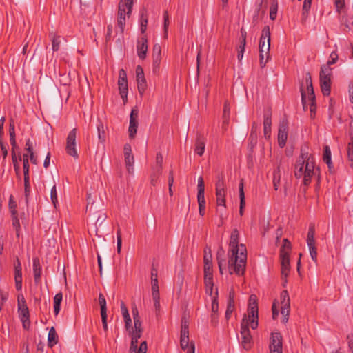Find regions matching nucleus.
Instances as JSON below:
<instances>
[{"instance_id": "f257e3e1", "label": "nucleus", "mask_w": 353, "mask_h": 353, "mask_svg": "<svg viewBox=\"0 0 353 353\" xmlns=\"http://www.w3.org/2000/svg\"><path fill=\"white\" fill-rule=\"evenodd\" d=\"M249 325L252 330L256 329L259 325L257 298L254 294L250 296L247 314L243 315L241 322V345L245 350H250L253 345Z\"/></svg>"}, {"instance_id": "f03ea898", "label": "nucleus", "mask_w": 353, "mask_h": 353, "mask_svg": "<svg viewBox=\"0 0 353 353\" xmlns=\"http://www.w3.org/2000/svg\"><path fill=\"white\" fill-rule=\"evenodd\" d=\"M239 232L237 229L232 231L230 239V250L228 252V269L232 274L233 272L239 276H242L245 273L247 249L244 244H239Z\"/></svg>"}, {"instance_id": "7ed1b4c3", "label": "nucleus", "mask_w": 353, "mask_h": 353, "mask_svg": "<svg viewBox=\"0 0 353 353\" xmlns=\"http://www.w3.org/2000/svg\"><path fill=\"white\" fill-rule=\"evenodd\" d=\"M307 147L301 148V154L294 165V176L297 179L303 178V183L307 186L312 176L316 174L315 161L313 156L309 154Z\"/></svg>"}, {"instance_id": "20e7f679", "label": "nucleus", "mask_w": 353, "mask_h": 353, "mask_svg": "<svg viewBox=\"0 0 353 353\" xmlns=\"http://www.w3.org/2000/svg\"><path fill=\"white\" fill-rule=\"evenodd\" d=\"M305 84L307 86V96H306V92L301 87V101L302 105L304 110L310 107L311 114H315L316 112V99L312 85V77L310 73L306 74L305 77Z\"/></svg>"}, {"instance_id": "39448f33", "label": "nucleus", "mask_w": 353, "mask_h": 353, "mask_svg": "<svg viewBox=\"0 0 353 353\" xmlns=\"http://www.w3.org/2000/svg\"><path fill=\"white\" fill-rule=\"evenodd\" d=\"M270 30L268 26H265L261 32L259 41V59L261 68H264L270 57Z\"/></svg>"}, {"instance_id": "423d86ee", "label": "nucleus", "mask_w": 353, "mask_h": 353, "mask_svg": "<svg viewBox=\"0 0 353 353\" xmlns=\"http://www.w3.org/2000/svg\"><path fill=\"white\" fill-rule=\"evenodd\" d=\"M131 6L124 3L123 0L119 2L117 14V26L120 29L121 34L124 32V28L126 23V19L129 18L132 12Z\"/></svg>"}, {"instance_id": "0eeeda50", "label": "nucleus", "mask_w": 353, "mask_h": 353, "mask_svg": "<svg viewBox=\"0 0 353 353\" xmlns=\"http://www.w3.org/2000/svg\"><path fill=\"white\" fill-rule=\"evenodd\" d=\"M332 68L321 66L320 72V85L323 94L329 96L331 92Z\"/></svg>"}, {"instance_id": "6e6552de", "label": "nucleus", "mask_w": 353, "mask_h": 353, "mask_svg": "<svg viewBox=\"0 0 353 353\" xmlns=\"http://www.w3.org/2000/svg\"><path fill=\"white\" fill-rule=\"evenodd\" d=\"M180 345L183 350H187V353L195 352V345L193 341L190 342L189 347V330L186 321H182Z\"/></svg>"}, {"instance_id": "1a4fd4ad", "label": "nucleus", "mask_w": 353, "mask_h": 353, "mask_svg": "<svg viewBox=\"0 0 353 353\" xmlns=\"http://www.w3.org/2000/svg\"><path fill=\"white\" fill-rule=\"evenodd\" d=\"M18 312L23 328L28 330L30 325V314L25 299L23 296L21 301L18 299Z\"/></svg>"}, {"instance_id": "9d476101", "label": "nucleus", "mask_w": 353, "mask_h": 353, "mask_svg": "<svg viewBox=\"0 0 353 353\" xmlns=\"http://www.w3.org/2000/svg\"><path fill=\"white\" fill-rule=\"evenodd\" d=\"M77 129L73 128L68 134L66 139L65 150L68 155L77 159L79 157L77 150Z\"/></svg>"}, {"instance_id": "9b49d317", "label": "nucleus", "mask_w": 353, "mask_h": 353, "mask_svg": "<svg viewBox=\"0 0 353 353\" xmlns=\"http://www.w3.org/2000/svg\"><path fill=\"white\" fill-rule=\"evenodd\" d=\"M282 336L279 332L271 334L270 338V353H283Z\"/></svg>"}, {"instance_id": "f8f14e48", "label": "nucleus", "mask_w": 353, "mask_h": 353, "mask_svg": "<svg viewBox=\"0 0 353 353\" xmlns=\"http://www.w3.org/2000/svg\"><path fill=\"white\" fill-rule=\"evenodd\" d=\"M205 186L202 176L198 179V193L197 201L199 204V212L201 216H203L205 210V200L204 196Z\"/></svg>"}, {"instance_id": "ddd939ff", "label": "nucleus", "mask_w": 353, "mask_h": 353, "mask_svg": "<svg viewBox=\"0 0 353 353\" xmlns=\"http://www.w3.org/2000/svg\"><path fill=\"white\" fill-rule=\"evenodd\" d=\"M118 85L121 97L125 101L127 99L128 88L127 74L123 69H121L119 72Z\"/></svg>"}, {"instance_id": "4468645a", "label": "nucleus", "mask_w": 353, "mask_h": 353, "mask_svg": "<svg viewBox=\"0 0 353 353\" xmlns=\"http://www.w3.org/2000/svg\"><path fill=\"white\" fill-rule=\"evenodd\" d=\"M136 79L139 93L141 96H143L147 89L148 85L143 70L140 65H138L136 68Z\"/></svg>"}, {"instance_id": "2eb2a0df", "label": "nucleus", "mask_w": 353, "mask_h": 353, "mask_svg": "<svg viewBox=\"0 0 353 353\" xmlns=\"http://www.w3.org/2000/svg\"><path fill=\"white\" fill-rule=\"evenodd\" d=\"M281 265V277L283 281V285L287 283V277L289 274L290 270V254H279Z\"/></svg>"}, {"instance_id": "dca6fc26", "label": "nucleus", "mask_w": 353, "mask_h": 353, "mask_svg": "<svg viewBox=\"0 0 353 353\" xmlns=\"http://www.w3.org/2000/svg\"><path fill=\"white\" fill-rule=\"evenodd\" d=\"M288 123L286 119H283L279 124L278 132V143L283 148L286 143L288 139Z\"/></svg>"}, {"instance_id": "f3484780", "label": "nucleus", "mask_w": 353, "mask_h": 353, "mask_svg": "<svg viewBox=\"0 0 353 353\" xmlns=\"http://www.w3.org/2000/svg\"><path fill=\"white\" fill-rule=\"evenodd\" d=\"M138 128V111L137 110H132L130 117L129 125V137L130 139L134 138Z\"/></svg>"}, {"instance_id": "a211bd4d", "label": "nucleus", "mask_w": 353, "mask_h": 353, "mask_svg": "<svg viewBox=\"0 0 353 353\" xmlns=\"http://www.w3.org/2000/svg\"><path fill=\"white\" fill-rule=\"evenodd\" d=\"M137 52L139 59L142 60L145 59L148 52V39L145 36L141 37L138 39Z\"/></svg>"}, {"instance_id": "6ab92c4d", "label": "nucleus", "mask_w": 353, "mask_h": 353, "mask_svg": "<svg viewBox=\"0 0 353 353\" xmlns=\"http://www.w3.org/2000/svg\"><path fill=\"white\" fill-rule=\"evenodd\" d=\"M32 266L34 282L36 284H38L41 282V266L39 258L35 257L33 259Z\"/></svg>"}, {"instance_id": "aec40b11", "label": "nucleus", "mask_w": 353, "mask_h": 353, "mask_svg": "<svg viewBox=\"0 0 353 353\" xmlns=\"http://www.w3.org/2000/svg\"><path fill=\"white\" fill-rule=\"evenodd\" d=\"M271 125H272L271 113L265 112L264 114L263 133H264V137L266 139H269L271 136Z\"/></svg>"}, {"instance_id": "412c9836", "label": "nucleus", "mask_w": 353, "mask_h": 353, "mask_svg": "<svg viewBox=\"0 0 353 353\" xmlns=\"http://www.w3.org/2000/svg\"><path fill=\"white\" fill-rule=\"evenodd\" d=\"M234 309V291L231 290L229 292L227 309L225 311V319L228 320Z\"/></svg>"}, {"instance_id": "4be33fe9", "label": "nucleus", "mask_w": 353, "mask_h": 353, "mask_svg": "<svg viewBox=\"0 0 353 353\" xmlns=\"http://www.w3.org/2000/svg\"><path fill=\"white\" fill-rule=\"evenodd\" d=\"M205 141L203 137L199 135L197 137L195 143L194 152L199 156H202L205 152Z\"/></svg>"}, {"instance_id": "5701e85b", "label": "nucleus", "mask_w": 353, "mask_h": 353, "mask_svg": "<svg viewBox=\"0 0 353 353\" xmlns=\"http://www.w3.org/2000/svg\"><path fill=\"white\" fill-rule=\"evenodd\" d=\"M323 159L324 162L326 163V164L327 165L330 171L332 172V170L333 168V165H332V158H331V150L328 145H325L324 147Z\"/></svg>"}, {"instance_id": "b1692460", "label": "nucleus", "mask_w": 353, "mask_h": 353, "mask_svg": "<svg viewBox=\"0 0 353 353\" xmlns=\"http://www.w3.org/2000/svg\"><path fill=\"white\" fill-rule=\"evenodd\" d=\"M225 192L226 190H216V201L219 208L223 207L224 209L226 208Z\"/></svg>"}, {"instance_id": "393cba45", "label": "nucleus", "mask_w": 353, "mask_h": 353, "mask_svg": "<svg viewBox=\"0 0 353 353\" xmlns=\"http://www.w3.org/2000/svg\"><path fill=\"white\" fill-rule=\"evenodd\" d=\"M48 346L52 347L58 343V334L54 327H52L48 336Z\"/></svg>"}, {"instance_id": "a878e982", "label": "nucleus", "mask_w": 353, "mask_h": 353, "mask_svg": "<svg viewBox=\"0 0 353 353\" xmlns=\"http://www.w3.org/2000/svg\"><path fill=\"white\" fill-rule=\"evenodd\" d=\"M239 198H240L239 214L241 215H243V208L245 205V194H244V190H243V179L241 180V182L239 185Z\"/></svg>"}, {"instance_id": "bb28decb", "label": "nucleus", "mask_w": 353, "mask_h": 353, "mask_svg": "<svg viewBox=\"0 0 353 353\" xmlns=\"http://www.w3.org/2000/svg\"><path fill=\"white\" fill-rule=\"evenodd\" d=\"M223 256H224V251L222 249H221L220 250H219L217 252L216 260H217V263H218L219 272L221 274H223V270L225 266V259H224Z\"/></svg>"}, {"instance_id": "cd10ccee", "label": "nucleus", "mask_w": 353, "mask_h": 353, "mask_svg": "<svg viewBox=\"0 0 353 353\" xmlns=\"http://www.w3.org/2000/svg\"><path fill=\"white\" fill-rule=\"evenodd\" d=\"M62 299L63 294L61 292L57 293L54 297V312L56 316L59 313Z\"/></svg>"}, {"instance_id": "c85d7f7f", "label": "nucleus", "mask_w": 353, "mask_h": 353, "mask_svg": "<svg viewBox=\"0 0 353 353\" xmlns=\"http://www.w3.org/2000/svg\"><path fill=\"white\" fill-rule=\"evenodd\" d=\"M314 234V226L310 225L307 236V246L315 245Z\"/></svg>"}, {"instance_id": "c756f323", "label": "nucleus", "mask_w": 353, "mask_h": 353, "mask_svg": "<svg viewBox=\"0 0 353 353\" xmlns=\"http://www.w3.org/2000/svg\"><path fill=\"white\" fill-rule=\"evenodd\" d=\"M163 156L161 153H157L156 157V163L153 168V170H156L158 174H161V170L163 165Z\"/></svg>"}, {"instance_id": "7c9ffc66", "label": "nucleus", "mask_w": 353, "mask_h": 353, "mask_svg": "<svg viewBox=\"0 0 353 353\" xmlns=\"http://www.w3.org/2000/svg\"><path fill=\"white\" fill-rule=\"evenodd\" d=\"M14 281L17 290L22 289V271L17 270L14 271Z\"/></svg>"}, {"instance_id": "2f4dec72", "label": "nucleus", "mask_w": 353, "mask_h": 353, "mask_svg": "<svg viewBox=\"0 0 353 353\" xmlns=\"http://www.w3.org/2000/svg\"><path fill=\"white\" fill-rule=\"evenodd\" d=\"M281 306H290L289 294L287 290H283L280 295Z\"/></svg>"}, {"instance_id": "473e14b6", "label": "nucleus", "mask_w": 353, "mask_h": 353, "mask_svg": "<svg viewBox=\"0 0 353 353\" xmlns=\"http://www.w3.org/2000/svg\"><path fill=\"white\" fill-rule=\"evenodd\" d=\"M140 24H141V32L142 34H144L147 30V25H148V15H147L146 12L144 11H143L141 14Z\"/></svg>"}, {"instance_id": "72a5a7b5", "label": "nucleus", "mask_w": 353, "mask_h": 353, "mask_svg": "<svg viewBox=\"0 0 353 353\" xmlns=\"http://www.w3.org/2000/svg\"><path fill=\"white\" fill-rule=\"evenodd\" d=\"M98 139L99 142L104 143L105 140V131L103 124L99 122L97 125Z\"/></svg>"}, {"instance_id": "f704fd0d", "label": "nucleus", "mask_w": 353, "mask_h": 353, "mask_svg": "<svg viewBox=\"0 0 353 353\" xmlns=\"http://www.w3.org/2000/svg\"><path fill=\"white\" fill-rule=\"evenodd\" d=\"M292 249V245L290 241L288 239H284L283 240V245L280 249V253L279 254H290V252Z\"/></svg>"}, {"instance_id": "c9c22d12", "label": "nucleus", "mask_w": 353, "mask_h": 353, "mask_svg": "<svg viewBox=\"0 0 353 353\" xmlns=\"http://www.w3.org/2000/svg\"><path fill=\"white\" fill-rule=\"evenodd\" d=\"M125 162L128 172H132L133 171L134 156L132 154H125Z\"/></svg>"}, {"instance_id": "e433bc0d", "label": "nucleus", "mask_w": 353, "mask_h": 353, "mask_svg": "<svg viewBox=\"0 0 353 353\" xmlns=\"http://www.w3.org/2000/svg\"><path fill=\"white\" fill-rule=\"evenodd\" d=\"M50 36L52 37V50L53 51H57L60 47L61 37L53 33H50Z\"/></svg>"}, {"instance_id": "4c0bfd02", "label": "nucleus", "mask_w": 353, "mask_h": 353, "mask_svg": "<svg viewBox=\"0 0 353 353\" xmlns=\"http://www.w3.org/2000/svg\"><path fill=\"white\" fill-rule=\"evenodd\" d=\"M132 316H133V319H134V328H137L141 325V321L140 320L137 307H132Z\"/></svg>"}, {"instance_id": "58836bf2", "label": "nucleus", "mask_w": 353, "mask_h": 353, "mask_svg": "<svg viewBox=\"0 0 353 353\" xmlns=\"http://www.w3.org/2000/svg\"><path fill=\"white\" fill-rule=\"evenodd\" d=\"M8 207H9L10 212L11 213V216L12 215L15 216L17 214V205L16 201L14 200V196L12 195L10 196Z\"/></svg>"}, {"instance_id": "ea45409f", "label": "nucleus", "mask_w": 353, "mask_h": 353, "mask_svg": "<svg viewBox=\"0 0 353 353\" xmlns=\"http://www.w3.org/2000/svg\"><path fill=\"white\" fill-rule=\"evenodd\" d=\"M347 152L350 166L353 168V137L352 138L351 141L348 143Z\"/></svg>"}, {"instance_id": "a19ab883", "label": "nucleus", "mask_w": 353, "mask_h": 353, "mask_svg": "<svg viewBox=\"0 0 353 353\" xmlns=\"http://www.w3.org/2000/svg\"><path fill=\"white\" fill-rule=\"evenodd\" d=\"M213 279L212 263L204 264V279Z\"/></svg>"}, {"instance_id": "79ce46f5", "label": "nucleus", "mask_w": 353, "mask_h": 353, "mask_svg": "<svg viewBox=\"0 0 353 353\" xmlns=\"http://www.w3.org/2000/svg\"><path fill=\"white\" fill-rule=\"evenodd\" d=\"M205 286V292L209 295L212 296L213 292V287L214 282L213 279L208 278V279H204Z\"/></svg>"}, {"instance_id": "37998d69", "label": "nucleus", "mask_w": 353, "mask_h": 353, "mask_svg": "<svg viewBox=\"0 0 353 353\" xmlns=\"http://www.w3.org/2000/svg\"><path fill=\"white\" fill-rule=\"evenodd\" d=\"M273 175L274 188L275 190H277L280 183V170L279 167L274 171Z\"/></svg>"}, {"instance_id": "c03bdc74", "label": "nucleus", "mask_w": 353, "mask_h": 353, "mask_svg": "<svg viewBox=\"0 0 353 353\" xmlns=\"http://www.w3.org/2000/svg\"><path fill=\"white\" fill-rule=\"evenodd\" d=\"M99 301L101 307V314H107L106 301L105 296L101 293L99 295Z\"/></svg>"}, {"instance_id": "a18cd8bd", "label": "nucleus", "mask_w": 353, "mask_h": 353, "mask_svg": "<svg viewBox=\"0 0 353 353\" xmlns=\"http://www.w3.org/2000/svg\"><path fill=\"white\" fill-rule=\"evenodd\" d=\"M12 160L13 166H14V169L16 172V174L19 177V162H18V159L17 158L15 152H14V151H12ZM21 155H19V161H21Z\"/></svg>"}, {"instance_id": "49530a36", "label": "nucleus", "mask_w": 353, "mask_h": 353, "mask_svg": "<svg viewBox=\"0 0 353 353\" xmlns=\"http://www.w3.org/2000/svg\"><path fill=\"white\" fill-rule=\"evenodd\" d=\"M312 0H304L303 5V9H302V15L304 19H306L307 17L309 10L311 7Z\"/></svg>"}, {"instance_id": "de8ad7c7", "label": "nucleus", "mask_w": 353, "mask_h": 353, "mask_svg": "<svg viewBox=\"0 0 353 353\" xmlns=\"http://www.w3.org/2000/svg\"><path fill=\"white\" fill-rule=\"evenodd\" d=\"M23 175L29 176V161L28 154H23Z\"/></svg>"}, {"instance_id": "09e8293b", "label": "nucleus", "mask_w": 353, "mask_h": 353, "mask_svg": "<svg viewBox=\"0 0 353 353\" xmlns=\"http://www.w3.org/2000/svg\"><path fill=\"white\" fill-rule=\"evenodd\" d=\"M12 226L16 230V236L17 237L19 236V230H20V222L19 219H18V214L17 215H12Z\"/></svg>"}, {"instance_id": "8fccbe9b", "label": "nucleus", "mask_w": 353, "mask_h": 353, "mask_svg": "<svg viewBox=\"0 0 353 353\" xmlns=\"http://www.w3.org/2000/svg\"><path fill=\"white\" fill-rule=\"evenodd\" d=\"M290 312V306H281V313L283 316V323H285L288 321V316Z\"/></svg>"}, {"instance_id": "3c124183", "label": "nucleus", "mask_w": 353, "mask_h": 353, "mask_svg": "<svg viewBox=\"0 0 353 353\" xmlns=\"http://www.w3.org/2000/svg\"><path fill=\"white\" fill-rule=\"evenodd\" d=\"M24 192H25L26 199L28 200V197L30 192L29 176H24Z\"/></svg>"}, {"instance_id": "603ef678", "label": "nucleus", "mask_w": 353, "mask_h": 353, "mask_svg": "<svg viewBox=\"0 0 353 353\" xmlns=\"http://www.w3.org/2000/svg\"><path fill=\"white\" fill-rule=\"evenodd\" d=\"M215 185L216 190H225V185L223 176H218Z\"/></svg>"}, {"instance_id": "864d4df0", "label": "nucleus", "mask_w": 353, "mask_h": 353, "mask_svg": "<svg viewBox=\"0 0 353 353\" xmlns=\"http://www.w3.org/2000/svg\"><path fill=\"white\" fill-rule=\"evenodd\" d=\"M50 197H51L52 203H53L54 208H57V204L58 203V199H57V192L56 185H54L51 189Z\"/></svg>"}, {"instance_id": "5fc2aeb1", "label": "nucleus", "mask_w": 353, "mask_h": 353, "mask_svg": "<svg viewBox=\"0 0 353 353\" xmlns=\"http://www.w3.org/2000/svg\"><path fill=\"white\" fill-rule=\"evenodd\" d=\"M230 103L228 101H225L223 105V118H225V119L230 118Z\"/></svg>"}, {"instance_id": "6e6d98bb", "label": "nucleus", "mask_w": 353, "mask_h": 353, "mask_svg": "<svg viewBox=\"0 0 353 353\" xmlns=\"http://www.w3.org/2000/svg\"><path fill=\"white\" fill-rule=\"evenodd\" d=\"M121 244H122L121 232V229L119 228L117 232V250L118 253L121 252Z\"/></svg>"}, {"instance_id": "4d7b16f0", "label": "nucleus", "mask_w": 353, "mask_h": 353, "mask_svg": "<svg viewBox=\"0 0 353 353\" xmlns=\"http://www.w3.org/2000/svg\"><path fill=\"white\" fill-rule=\"evenodd\" d=\"M310 254L312 259V261L316 263H317V252L315 245L308 246Z\"/></svg>"}, {"instance_id": "13d9d810", "label": "nucleus", "mask_w": 353, "mask_h": 353, "mask_svg": "<svg viewBox=\"0 0 353 353\" xmlns=\"http://www.w3.org/2000/svg\"><path fill=\"white\" fill-rule=\"evenodd\" d=\"M161 63V57H153V72L157 73L159 71Z\"/></svg>"}, {"instance_id": "bf43d9fd", "label": "nucleus", "mask_w": 353, "mask_h": 353, "mask_svg": "<svg viewBox=\"0 0 353 353\" xmlns=\"http://www.w3.org/2000/svg\"><path fill=\"white\" fill-rule=\"evenodd\" d=\"M163 18H164L163 29H164V32H165V37H167L168 29V26H169V15H168V13L167 11L164 12Z\"/></svg>"}, {"instance_id": "052dcab7", "label": "nucleus", "mask_w": 353, "mask_h": 353, "mask_svg": "<svg viewBox=\"0 0 353 353\" xmlns=\"http://www.w3.org/2000/svg\"><path fill=\"white\" fill-rule=\"evenodd\" d=\"M338 59V54L336 52H332L330 56V60H328L327 65L325 66L330 67V65L334 64Z\"/></svg>"}, {"instance_id": "680f3d73", "label": "nucleus", "mask_w": 353, "mask_h": 353, "mask_svg": "<svg viewBox=\"0 0 353 353\" xmlns=\"http://www.w3.org/2000/svg\"><path fill=\"white\" fill-rule=\"evenodd\" d=\"M142 331H143V330L141 328V325L137 328H134V330H133L132 332V339H136L137 341H138V339L141 336Z\"/></svg>"}, {"instance_id": "e2e57ef3", "label": "nucleus", "mask_w": 353, "mask_h": 353, "mask_svg": "<svg viewBox=\"0 0 353 353\" xmlns=\"http://www.w3.org/2000/svg\"><path fill=\"white\" fill-rule=\"evenodd\" d=\"M161 174L157 175V172L156 170H153V172L150 176V183L152 185L155 186L157 184V181L158 178L159 177Z\"/></svg>"}, {"instance_id": "0e129e2a", "label": "nucleus", "mask_w": 353, "mask_h": 353, "mask_svg": "<svg viewBox=\"0 0 353 353\" xmlns=\"http://www.w3.org/2000/svg\"><path fill=\"white\" fill-rule=\"evenodd\" d=\"M98 213L99 214L97 216L96 223H98L99 225H101L103 223V222L105 220L107 216L105 213H104L103 212H99Z\"/></svg>"}, {"instance_id": "69168bd1", "label": "nucleus", "mask_w": 353, "mask_h": 353, "mask_svg": "<svg viewBox=\"0 0 353 353\" xmlns=\"http://www.w3.org/2000/svg\"><path fill=\"white\" fill-rule=\"evenodd\" d=\"M276 12H277V5L275 6L272 5L270 8V18L272 20H274L276 17Z\"/></svg>"}, {"instance_id": "338daca9", "label": "nucleus", "mask_w": 353, "mask_h": 353, "mask_svg": "<svg viewBox=\"0 0 353 353\" xmlns=\"http://www.w3.org/2000/svg\"><path fill=\"white\" fill-rule=\"evenodd\" d=\"M161 48L159 44H155L153 46L152 57H161Z\"/></svg>"}, {"instance_id": "774afa93", "label": "nucleus", "mask_w": 353, "mask_h": 353, "mask_svg": "<svg viewBox=\"0 0 353 353\" xmlns=\"http://www.w3.org/2000/svg\"><path fill=\"white\" fill-rule=\"evenodd\" d=\"M335 6L337 12H340L345 6L344 0H335Z\"/></svg>"}]
</instances>
